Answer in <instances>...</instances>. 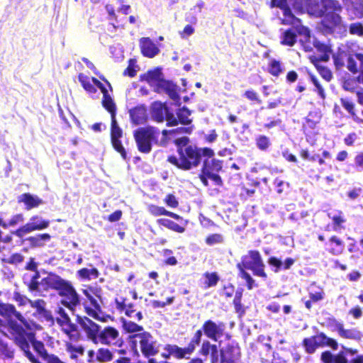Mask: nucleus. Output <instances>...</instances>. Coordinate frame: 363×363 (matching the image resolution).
I'll use <instances>...</instances> for the list:
<instances>
[{"instance_id":"1","label":"nucleus","mask_w":363,"mask_h":363,"mask_svg":"<svg viewBox=\"0 0 363 363\" xmlns=\"http://www.w3.org/2000/svg\"><path fill=\"white\" fill-rule=\"evenodd\" d=\"M0 310L3 315H13L20 323L13 320H8V331L12 336L16 345L23 352L24 355L31 363H41L38 358L30 351V345L46 363H66L58 356L48 354L45 345L36 339L35 329L38 325L33 321L26 320L12 304H2Z\"/></svg>"},{"instance_id":"2","label":"nucleus","mask_w":363,"mask_h":363,"mask_svg":"<svg viewBox=\"0 0 363 363\" xmlns=\"http://www.w3.org/2000/svg\"><path fill=\"white\" fill-rule=\"evenodd\" d=\"M301 13L320 18L318 28L324 35H332L342 26V6L337 0H302L297 8Z\"/></svg>"},{"instance_id":"3","label":"nucleus","mask_w":363,"mask_h":363,"mask_svg":"<svg viewBox=\"0 0 363 363\" xmlns=\"http://www.w3.org/2000/svg\"><path fill=\"white\" fill-rule=\"evenodd\" d=\"M236 267L238 269V276L245 281L248 290L257 287L258 285L246 269L251 270L255 276L259 277L264 280L268 277L261 254L257 250H249L247 255L241 257V261L236 264Z\"/></svg>"},{"instance_id":"4","label":"nucleus","mask_w":363,"mask_h":363,"mask_svg":"<svg viewBox=\"0 0 363 363\" xmlns=\"http://www.w3.org/2000/svg\"><path fill=\"white\" fill-rule=\"evenodd\" d=\"M333 61L337 70H342L346 67L353 74L359 72L356 79L363 84V53L346 50L338 51L333 55Z\"/></svg>"},{"instance_id":"5","label":"nucleus","mask_w":363,"mask_h":363,"mask_svg":"<svg viewBox=\"0 0 363 363\" xmlns=\"http://www.w3.org/2000/svg\"><path fill=\"white\" fill-rule=\"evenodd\" d=\"M203 333L201 328L196 330L186 347H180L176 344H166L164 346L165 358L172 357L175 359H189L191 355L195 352L197 347L202 343L201 340Z\"/></svg>"},{"instance_id":"6","label":"nucleus","mask_w":363,"mask_h":363,"mask_svg":"<svg viewBox=\"0 0 363 363\" xmlns=\"http://www.w3.org/2000/svg\"><path fill=\"white\" fill-rule=\"evenodd\" d=\"M129 342L135 352L139 350L146 358L154 357L159 352V344L148 331L130 335Z\"/></svg>"},{"instance_id":"7","label":"nucleus","mask_w":363,"mask_h":363,"mask_svg":"<svg viewBox=\"0 0 363 363\" xmlns=\"http://www.w3.org/2000/svg\"><path fill=\"white\" fill-rule=\"evenodd\" d=\"M179 159H210L214 156L213 150L209 147L199 148L189 144L188 137H182L174 140Z\"/></svg>"},{"instance_id":"8","label":"nucleus","mask_w":363,"mask_h":363,"mask_svg":"<svg viewBox=\"0 0 363 363\" xmlns=\"http://www.w3.org/2000/svg\"><path fill=\"white\" fill-rule=\"evenodd\" d=\"M301 345L305 352L309 354L315 353L320 347H328L333 350H337L339 346L336 340L327 336L323 332L305 337L302 340Z\"/></svg>"},{"instance_id":"9","label":"nucleus","mask_w":363,"mask_h":363,"mask_svg":"<svg viewBox=\"0 0 363 363\" xmlns=\"http://www.w3.org/2000/svg\"><path fill=\"white\" fill-rule=\"evenodd\" d=\"M221 160H203V164L199 174V178L203 186H208V179L213 182L218 186H223V181L218 174L222 169Z\"/></svg>"},{"instance_id":"10","label":"nucleus","mask_w":363,"mask_h":363,"mask_svg":"<svg viewBox=\"0 0 363 363\" xmlns=\"http://www.w3.org/2000/svg\"><path fill=\"white\" fill-rule=\"evenodd\" d=\"M61 297L60 303L62 306L74 313L81 303L80 296L71 281L65 280L57 291Z\"/></svg>"},{"instance_id":"11","label":"nucleus","mask_w":363,"mask_h":363,"mask_svg":"<svg viewBox=\"0 0 363 363\" xmlns=\"http://www.w3.org/2000/svg\"><path fill=\"white\" fill-rule=\"evenodd\" d=\"M50 224V221L49 220L43 218L40 215H33L30 218L28 223L16 229L14 233L17 238H23L30 233L41 231L48 228Z\"/></svg>"},{"instance_id":"12","label":"nucleus","mask_w":363,"mask_h":363,"mask_svg":"<svg viewBox=\"0 0 363 363\" xmlns=\"http://www.w3.org/2000/svg\"><path fill=\"white\" fill-rule=\"evenodd\" d=\"M100 289H94L93 288H89V290L85 289L83 291L84 294L90 303V306H84V311L89 316L94 319L105 321V319L100 316L102 312L101 307L99 302V301L101 300V297L98 293H100Z\"/></svg>"},{"instance_id":"13","label":"nucleus","mask_w":363,"mask_h":363,"mask_svg":"<svg viewBox=\"0 0 363 363\" xmlns=\"http://www.w3.org/2000/svg\"><path fill=\"white\" fill-rule=\"evenodd\" d=\"M99 342L108 346L121 347L123 340L117 328L108 325L100 330L99 337L96 339V343Z\"/></svg>"},{"instance_id":"14","label":"nucleus","mask_w":363,"mask_h":363,"mask_svg":"<svg viewBox=\"0 0 363 363\" xmlns=\"http://www.w3.org/2000/svg\"><path fill=\"white\" fill-rule=\"evenodd\" d=\"M115 303L117 310L127 317L137 321H140L143 318L142 312L138 311L135 304L130 302L127 297L118 295L115 298Z\"/></svg>"},{"instance_id":"15","label":"nucleus","mask_w":363,"mask_h":363,"mask_svg":"<svg viewBox=\"0 0 363 363\" xmlns=\"http://www.w3.org/2000/svg\"><path fill=\"white\" fill-rule=\"evenodd\" d=\"M328 218L331 223L325 226V230L327 232H340L345 229L347 218L344 212L339 209H328L325 211Z\"/></svg>"},{"instance_id":"16","label":"nucleus","mask_w":363,"mask_h":363,"mask_svg":"<svg viewBox=\"0 0 363 363\" xmlns=\"http://www.w3.org/2000/svg\"><path fill=\"white\" fill-rule=\"evenodd\" d=\"M240 357V347L235 341L227 343L220 350V363H238Z\"/></svg>"},{"instance_id":"17","label":"nucleus","mask_w":363,"mask_h":363,"mask_svg":"<svg viewBox=\"0 0 363 363\" xmlns=\"http://www.w3.org/2000/svg\"><path fill=\"white\" fill-rule=\"evenodd\" d=\"M76 320L87 339L96 344L101 327L86 316L77 315Z\"/></svg>"},{"instance_id":"18","label":"nucleus","mask_w":363,"mask_h":363,"mask_svg":"<svg viewBox=\"0 0 363 363\" xmlns=\"http://www.w3.org/2000/svg\"><path fill=\"white\" fill-rule=\"evenodd\" d=\"M225 327L223 322L216 323L211 319H208L203 322L201 329L207 338L216 342L223 336Z\"/></svg>"},{"instance_id":"19","label":"nucleus","mask_w":363,"mask_h":363,"mask_svg":"<svg viewBox=\"0 0 363 363\" xmlns=\"http://www.w3.org/2000/svg\"><path fill=\"white\" fill-rule=\"evenodd\" d=\"M152 117L157 122L167 121V126L177 125V118L173 113L169 112L168 107L165 104H155L152 109Z\"/></svg>"},{"instance_id":"20","label":"nucleus","mask_w":363,"mask_h":363,"mask_svg":"<svg viewBox=\"0 0 363 363\" xmlns=\"http://www.w3.org/2000/svg\"><path fill=\"white\" fill-rule=\"evenodd\" d=\"M155 134L152 130L141 129L135 132L134 136L140 152L147 153L151 150L150 140L155 137Z\"/></svg>"},{"instance_id":"21","label":"nucleus","mask_w":363,"mask_h":363,"mask_svg":"<svg viewBox=\"0 0 363 363\" xmlns=\"http://www.w3.org/2000/svg\"><path fill=\"white\" fill-rule=\"evenodd\" d=\"M21 244L27 245L30 249L43 248L46 243L51 240V235L49 233H38L28 237L19 238Z\"/></svg>"},{"instance_id":"22","label":"nucleus","mask_w":363,"mask_h":363,"mask_svg":"<svg viewBox=\"0 0 363 363\" xmlns=\"http://www.w3.org/2000/svg\"><path fill=\"white\" fill-rule=\"evenodd\" d=\"M325 249L330 255H341L345 252V242L340 236L332 235L325 242Z\"/></svg>"},{"instance_id":"23","label":"nucleus","mask_w":363,"mask_h":363,"mask_svg":"<svg viewBox=\"0 0 363 363\" xmlns=\"http://www.w3.org/2000/svg\"><path fill=\"white\" fill-rule=\"evenodd\" d=\"M153 86L155 91L157 93L164 92L174 101L179 100V95L177 90V86L169 81L164 79L162 77L157 81Z\"/></svg>"},{"instance_id":"24","label":"nucleus","mask_w":363,"mask_h":363,"mask_svg":"<svg viewBox=\"0 0 363 363\" xmlns=\"http://www.w3.org/2000/svg\"><path fill=\"white\" fill-rule=\"evenodd\" d=\"M65 280L55 272H49L47 277L41 279L40 284L45 291L54 290L57 292Z\"/></svg>"},{"instance_id":"25","label":"nucleus","mask_w":363,"mask_h":363,"mask_svg":"<svg viewBox=\"0 0 363 363\" xmlns=\"http://www.w3.org/2000/svg\"><path fill=\"white\" fill-rule=\"evenodd\" d=\"M140 48L142 55L148 58H152L160 52L159 48L148 37L140 39Z\"/></svg>"},{"instance_id":"26","label":"nucleus","mask_w":363,"mask_h":363,"mask_svg":"<svg viewBox=\"0 0 363 363\" xmlns=\"http://www.w3.org/2000/svg\"><path fill=\"white\" fill-rule=\"evenodd\" d=\"M328 323L336 328L339 335L345 339H358L359 333L355 329H345L342 323L338 322L335 318H330Z\"/></svg>"},{"instance_id":"27","label":"nucleus","mask_w":363,"mask_h":363,"mask_svg":"<svg viewBox=\"0 0 363 363\" xmlns=\"http://www.w3.org/2000/svg\"><path fill=\"white\" fill-rule=\"evenodd\" d=\"M18 203H23L27 211L38 208L44 203L43 199L30 193H24L18 197Z\"/></svg>"},{"instance_id":"28","label":"nucleus","mask_w":363,"mask_h":363,"mask_svg":"<svg viewBox=\"0 0 363 363\" xmlns=\"http://www.w3.org/2000/svg\"><path fill=\"white\" fill-rule=\"evenodd\" d=\"M59 326L62 332L65 334L69 340H79L80 335L78 332L77 325L72 321L70 318Z\"/></svg>"},{"instance_id":"29","label":"nucleus","mask_w":363,"mask_h":363,"mask_svg":"<svg viewBox=\"0 0 363 363\" xmlns=\"http://www.w3.org/2000/svg\"><path fill=\"white\" fill-rule=\"evenodd\" d=\"M218 352L216 345L211 343L208 340H204L200 345L198 353L205 358L210 355L211 359H214L218 358Z\"/></svg>"},{"instance_id":"30","label":"nucleus","mask_w":363,"mask_h":363,"mask_svg":"<svg viewBox=\"0 0 363 363\" xmlns=\"http://www.w3.org/2000/svg\"><path fill=\"white\" fill-rule=\"evenodd\" d=\"M130 118L133 123L140 125L147 120L146 108L144 106H137L129 111Z\"/></svg>"},{"instance_id":"31","label":"nucleus","mask_w":363,"mask_h":363,"mask_svg":"<svg viewBox=\"0 0 363 363\" xmlns=\"http://www.w3.org/2000/svg\"><path fill=\"white\" fill-rule=\"evenodd\" d=\"M320 359L323 363H348L345 352L341 351L336 354L328 350L324 351L321 353Z\"/></svg>"},{"instance_id":"32","label":"nucleus","mask_w":363,"mask_h":363,"mask_svg":"<svg viewBox=\"0 0 363 363\" xmlns=\"http://www.w3.org/2000/svg\"><path fill=\"white\" fill-rule=\"evenodd\" d=\"M295 259L287 257L283 262L276 257H270L268 259V264L274 267V272H278L281 269L286 270L289 269L291 266L295 263Z\"/></svg>"},{"instance_id":"33","label":"nucleus","mask_w":363,"mask_h":363,"mask_svg":"<svg viewBox=\"0 0 363 363\" xmlns=\"http://www.w3.org/2000/svg\"><path fill=\"white\" fill-rule=\"evenodd\" d=\"M314 46L320 55L319 56L312 55L310 57H315L317 62L329 61L330 54L332 52L330 46L320 42L315 43Z\"/></svg>"},{"instance_id":"34","label":"nucleus","mask_w":363,"mask_h":363,"mask_svg":"<svg viewBox=\"0 0 363 363\" xmlns=\"http://www.w3.org/2000/svg\"><path fill=\"white\" fill-rule=\"evenodd\" d=\"M182 220H184L182 225L176 223L173 220L167 218L157 219V223L158 225L164 226L170 230H172L178 233H183L185 232L186 225H187L188 221L184 219Z\"/></svg>"},{"instance_id":"35","label":"nucleus","mask_w":363,"mask_h":363,"mask_svg":"<svg viewBox=\"0 0 363 363\" xmlns=\"http://www.w3.org/2000/svg\"><path fill=\"white\" fill-rule=\"evenodd\" d=\"M243 291V289H238L233 299V305L235 312L238 315L239 317H242L245 314L246 310L247 308V307H245L242 302Z\"/></svg>"},{"instance_id":"36","label":"nucleus","mask_w":363,"mask_h":363,"mask_svg":"<svg viewBox=\"0 0 363 363\" xmlns=\"http://www.w3.org/2000/svg\"><path fill=\"white\" fill-rule=\"evenodd\" d=\"M348 5L347 10L353 15L352 18H363V0H342Z\"/></svg>"},{"instance_id":"37","label":"nucleus","mask_w":363,"mask_h":363,"mask_svg":"<svg viewBox=\"0 0 363 363\" xmlns=\"http://www.w3.org/2000/svg\"><path fill=\"white\" fill-rule=\"evenodd\" d=\"M203 280L201 281V287L203 289L215 287L220 281L219 275L216 272H206L203 274Z\"/></svg>"},{"instance_id":"38","label":"nucleus","mask_w":363,"mask_h":363,"mask_svg":"<svg viewBox=\"0 0 363 363\" xmlns=\"http://www.w3.org/2000/svg\"><path fill=\"white\" fill-rule=\"evenodd\" d=\"M148 211L154 216H169L177 220H182L183 218L175 213L166 210L162 206H158L156 205H150L148 207Z\"/></svg>"},{"instance_id":"39","label":"nucleus","mask_w":363,"mask_h":363,"mask_svg":"<svg viewBox=\"0 0 363 363\" xmlns=\"http://www.w3.org/2000/svg\"><path fill=\"white\" fill-rule=\"evenodd\" d=\"M65 349L69 354V358L74 360H77L78 358L82 357L85 352L84 346L82 345H75L70 342H66Z\"/></svg>"},{"instance_id":"40","label":"nucleus","mask_w":363,"mask_h":363,"mask_svg":"<svg viewBox=\"0 0 363 363\" xmlns=\"http://www.w3.org/2000/svg\"><path fill=\"white\" fill-rule=\"evenodd\" d=\"M77 277L83 281H89L91 279H96L100 276V272L96 267L82 268L77 272Z\"/></svg>"},{"instance_id":"41","label":"nucleus","mask_w":363,"mask_h":363,"mask_svg":"<svg viewBox=\"0 0 363 363\" xmlns=\"http://www.w3.org/2000/svg\"><path fill=\"white\" fill-rule=\"evenodd\" d=\"M162 76L160 68L150 69L140 76V80L146 82L149 85L153 84Z\"/></svg>"},{"instance_id":"42","label":"nucleus","mask_w":363,"mask_h":363,"mask_svg":"<svg viewBox=\"0 0 363 363\" xmlns=\"http://www.w3.org/2000/svg\"><path fill=\"white\" fill-rule=\"evenodd\" d=\"M308 296L309 299L306 300L304 302V304L306 308L308 311H311L314 303H318L324 298L325 293L322 289H319L315 291H310Z\"/></svg>"},{"instance_id":"43","label":"nucleus","mask_w":363,"mask_h":363,"mask_svg":"<svg viewBox=\"0 0 363 363\" xmlns=\"http://www.w3.org/2000/svg\"><path fill=\"white\" fill-rule=\"evenodd\" d=\"M283 11L284 18L281 19V23L284 25H294L299 21L292 13L290 7L286 3L284 6L279 7Z\"/></svg>"},{"instance_id":"44","label":"nucleus","mask_w":363,"mask_h":363,"mask_svg":"<svg viewBox=\"0 0 363 363\" xmlns=\"http://www.w3.org/2000/svg\"><path fill=\"white\" fill-rule=\"evenodd\" d=\"M297 42V35L291 28L286 30L281 35V44L289 47L294 46Z\"/></svg>"},{"instance_id":"45","label":"nucleus","mask_w":363,"mask_h":363,"mask_svg":"<svg viewBox=\"0 0 363 363\" xmlns=\"http://www.w3.org/2000/svg\"><path fill=\"white\" fill-rule=\"evenodd\" d=\"M310 62L314 65L318 70L319 74L327 82H330L333 78L332 72L325 66L321 65L320 62H317L315 57H309Z\"/></svg>"},{"instance_id":"46","label":"nucleus","mask_w":363,"mask_h":363,"mask_svg":"<svg viewBox=\"0 0 363 363\" xmlns=\"http://www.w3.org/2000/svg\"><path fill=\"white\" fill-rule=\"evenodd\" d=\"M192 127H180L172 130H163L162 131L163 138L160 141L161 145H166L168 142L167 135L168 134H190L192 132Z\"/></svg>"},{"instance_id":"47","label":"nucleus","mask_w":363,"mask_h":363,"mask_svg":"<svg viewBox=\"0 0 363 363\" xmlns=\"http://www.w3.org/2000/svg\"><path fill=\"white\" fill-rule=\"evenodd\" d=\"M113 359L112 351L106 347H100L96 351V361L100 363L108 362Z\"/></svg>"},{"instance_id":"48","label":"nucleus","mask_w":363,"mask_h":363,"mask_svg":"<svg viewBox=\"0 0 363 363\" xmlns=\"http://www.w3.org/2000/svg\"><path fill=\"white\" fill-rule=\"evenodd\" d=\"M284 68L281 62L277 60L272 59L269 62L267 72L274 77H279L284 72Z\"/></svg>"},{"instance_id":"49","label":"nucleus","mask_w":363,"mask_h":363,"mask_svg":"<svg viewBox=\"0 0 363 363\" xmlns=\"http://www.w3.org/2000/svg\"><path fill=\"white\" fill-rule=\"evenodd\" d=\"M172 164L182 170H189L199 165L201 160H169Z\"/></svg>"},{"instance_id":"50","label":"nucleus","mask_w":363,"mask_h":363,"mask_svg":"<svg viewBox=\"0 0 363 363\" xmlns=\"http://www.w3.org/2000/svg\"><path fill=\"white\" fill-rule=\"evenodd\" d=\"M103 107L110 113L111 117L114 118L116 115V106L109 94L103 96L101 101Z\"/></svg>"},{"instance_id":"51","label":"nucleus","mask_w":363,"mask_h":363,"mask_svg":"<svg viewBox=\"0 0 363 363\" xmlns=\"http://www.w3.org/2000/svg\"><path fill=\"white\" fill-rule=\"evenodd\" d=\"M191 114L190 111L186 108L185 106L179 108L177 111V125L179 123L183 125H189L191 123V119L189 118V116Z\"/></svg>"},{"instance_id":"52","label":"nucleus","mask_w":363,"mask_h":363,"mask_svg":"<svg viewBox=\"0 0 363 363\" xmlns=\"http://www.w3.org/2000/svg\"><path fill=\"white\" fill-rule=\"evenodd\" d=\"M79 82L81 83L82 87L90 94H95L97 91L96 88L94 84H92L89 81V79L87 76L80 73L78 75Z\"/></svg>"},{"instance_id":"53","label":"nucleus","mask_w":363,"mask_h":363,"mask_svg":"<svg viewBox=\"0 0 363 363\" xmlns=\"http://www.w3.org/2000/svg\"><path fill=\"white\" fill-rule=\"evenodd\" d=\"M124 330L128 333H139L144 330V328L130 320H124L123 322Z\"/></svg>"},{"instance_id":"54","label":"nucleus","mask_w":363,"mask_h":363,"mask_svg":"<svg viewBox=\"0 0 363 363\" xmlns=\"http://www.w3.org/2000/svg\"><path fill=\"white\" fill-rule=\"evenodd\" d=\"M205 242L207 245L212 246L224 242V238L220 233H212L207 235L205 238Z\"/></svg>"},{"instance_id":"55","label":"nucleus","mask_w":363,"mask_h":363,"mask_svg":"<svg viewBox=\"0 0 363 363\" xmlns=\"http://www.w3.org/2000/svg\"><path fill=\"white\" fill-rule=\"evenodd\" d=\"M123 135L122 129L118 125L116 117L111 118V138H121Z\"/></svg>"},{"instance_id":"56","label":"nucleus","mask_w":363,"mask_h":363,"mask_svg":"<svg viewBox=\"0 0 363 363\" xmlns=\"http://www.w3.org/2000/svg\"><path fill=\"white\" fill-rule=\"evenodd\" d=\"M255 144L261 150H266L271 145L270 140L264 135H259L255 138Z\"/></svg>"},{"instance_id":"57","label":"nucleus","mask_w":363,"mask_h":363,"mask_svg":"<svg viewBox=\"0 0 363 363\" xmlns=\"http://www.w3.org/2000/svg\"><path fill=\"white\" fill-rule=\"evenodd\" d=\"M235 286L231 283H228L222 286L220 294L225 298H230L235 294Z\"/></svg>"},{"instance_id":"58","label":"nucleus","mask_w":363,"mask_h":363,"mask_svg":"<svg viewBox=\"0 0 363 363\" xmlns=\"http://www.w3.org/2000/svg\"><path fill=\"white\" fill-rule=\"evenodd\" d=\"M55 320L58 325H60L70 318L65 310L61 306L57 307L55 310Z\"/></svg>"},{"instance_id":"59","label":"nucleus","mask_w":363,"mask_h":363,"mask_svg":"<svg viewBox=\"0 0 363 363\" xmlns=\"http://www.w3.org/2000/svg\"><path fill=\"white\" fill-rule=\"evenodd\" d=\"M136 60L135 59H130L128 60V65L123 72V76H127L130 78L135 77L137 74V70L135 69Z\"/></svg>"},{"instance_id":"60","label":"nucleus","mask_w":363,"mask_h":363,"mask_svg":"<svg viewBox=\"0 0 363 363\" xmlns=\"http://www.w3.org/2000/svg\"><path fill=\"white\" fill-rule=\"evenodd\" d=\"M348 240H350L352 241L347 246V251L350 253L352 254L351 256V258H352V259L359 258V256H356L354 254L359 253V255H362L363 254V251L359 249V247L357 245V241L354 238L349 237Z\"/></svg>"},{"instance_id":"61","label":"nucleus","mask_w":363,"mask_h":363,"mask_svg":"<svg viewBox=\"0 0 363 363\" xmlns=\"http://www.w3.org/2000/svg\"><path fill=\"white\" fill-rule=\"evenodd\" d=\"M349 33L352 35L363 36V24L361 22H354L349 25Z\"/></svg>"},{"instance_id":"62","label":"nucleus","mask_w":363,"mask_h":363,"mask_svg":"<svg viewBox=\"0 0 363 363\" xmlns=\"http://www.w3.org/2000/svg\"><path fill=\"white\" fill-rule=\"evenodd\" d=\"M121 138H111V144L113 147V148L121 154V156L125 159L126 157V152L125 148L123 147L121 141L120 140Z\"/></svg>"},{"instance_id":"63","label":"nucleus","mask_w":363,"mask_h":363,"mask_svg":"<svg viewBox=\"0 0 363 363\" xmlns=\"http://www.w3.org/2000/svg\"><path fill=\"white\" fill-rule=\"evenodd\" d=\"M340 103H341V105L344 107V108L345 110H347V112L352 117L356 116V113H355V111H354V103L352 101H350L348 99L341 98L340 99Z\"/></svg>"},{"instance_id":"64","label":"nucleus","mask_w":363,"mask_h":363,"mask_svg":"<svg viewBox=\"0 0 363 363\" xmlns=\"http://www.w3.org/2000/svg\"><path fill=\"white\" fill-rule=\"evenodd\" d=\"M25 220L24 216L23 213H17L13 215L10 220L6 223V228L9 227H13L19 223H22Z\"/></svg>"}]
</instances>
